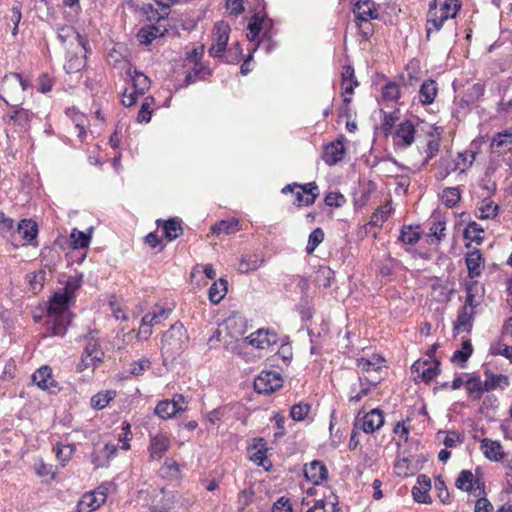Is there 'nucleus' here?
Returning a JSON list of instances; mask_svg holds the SVG:
<instances>
[{"label": "nucleus", "instance_id": "e433bc0d", "mask_svg": "<svg viewBox=\"0 0 512 512\" xmlns=\"http://www.w3.org/2000/svg\"><path fill=\"white\" fill-rule=\"evenodd\" d=\"M419 226L415 229L412 226H404L399 235V240L406 245H414L421 238V232L418 230Z\"/></svg>", "mask_w": 512, "mask_h": 512}, {"label": "nucleus", "instance_id": "c756f323", "mask_svg": "<svg viewBox=\"0 0 512 512\" xmlns=\"http://www.w3.org/2000/svg\"><path fill=\"white\" fill-rule=\"evenodd\" d=\"M263 262L264 259L257 254L246 255L241 258L237 270L241 274H247L257 270Z\"/></svg>", "mask_w": 512, "mask_h": 512}, {"label": "nucleus", "instance_id": "3c124183", "mask_svg": "<svg viewBox=\"0 0 512 512\" xmlns=\"http://www.w3.org/2000/svg\"><path fill=\"white\" fill-rule=\"evenodd\" d=\"M461 4L458 0H445L440 8L441 15H447L449 18H454L459 11Z\"/></svg>", "mask_w": 512, "mask_h": 512}, {"label": "nucleus", "instance_id": "6e6552de", "mask_svg": "<svg viewBox=\"0 0 512 512\" xmlns=\"http://www.w3.org/2000/svg\"><path fill=\"white\" fill-rule=\"evenodd\" d=\"M230 27L221 21L215 24L212 35V45L209 54L212 57H220L226 50L229 40Z\"/></svg>", "mask_w": 512, "mask_h": 512}, {"label": "nucleus", "instance_id": "0eeeda50", "mask_svg": "<svg viewBox=\"0 0 512 512\" xmlns=\"http://www.w3.org/2000/svg\"><path fill=\"white\" fill-rule=\"evenodd\" d=\"M283 380L276 371H262L254 379V389L259 394H270L281 388Z\"/></svg>", "mask_w": 512, "mask_h": 512}, {"label": "nucleus", "instance_id": "052dcab7", "mask_svg": "<svg viewBox=\"0 0 512 512\" xmlns=\"http://www.w3.org/2000/svg\"><path fill=\"white\" fill-rule=\"evenodd\" d=\"M144 11L147 14V18L149 21H157L159 22L162 19H165L168 17L169 12L168 11H162L159 12L157 9H154L153 5L148 4L144 7Z\"/></svg>", "mask_w": 512, "mask_h": 512}, {"label": "nucleus", "instance_id": "2eb2a0df", "mask_svg": "<svg viewBox=\"0 0 512 512\" xmlns=\"http://www.w3.org/2000/svg\"><path fill=\"white\" fill-rule=\"evenodd\" d=\"M57 38L62 44H66L69 40H76L85 53L90 52L88 40L84 36L80 35L73 26L65 25L59 27L57 30Z\"/></svg>", "mask_w": 512, "mask_h": 512}, {"label": "nucleus", "instance_id": "4d7b16f0", "mask_svg": "<svg viewBox=\"0 0 512 512\" xmlns=\"http://www.w3.org/2000/svg\"><path fill=\"white\" fill-rule=\"evenodd\" d=\"M370 20L371 19L355 21L358 28V33L364 40H369V38L374 34V26Z\"/></svg>", "mask_w": 512, "mask_h": 512}, {"label": "nucleus", "instance_id": "a211bd4d", "mask_svg": "<svg viewBox=\"0 0 512 512\" xmlns=\"http://www.w3.org/2000/svg\"><path fill=\"white\" fill-rule=\"evenodd\" d=\"M170 447V440L166 435L157 434L152 436L149 444L150 457L161 459Z\"/></svg>", "mask_w": 512, "mask_h": 512}, {"label": "nucleus", "instance_id": "ea45409f", "mask_svg": "<svg viewBox=\"0 0 512 512\" xmlns=\"http://www.w3.org/2000/svg\"><path fill=\"white\" fill-rule=\"evenodd\" d=\"M91 235L78 229H73L70 234V242L73 249H83L89 245Z\"/></svg>", "mask_w": 512, "mask_h": 512}, {"label": "nucleus", "instance_id": "f3484780", "mask_svg": "<svg viewBox=\"0 0 512 512\" xmlns=\"http://www.w3.org/2000/svg\"><path fill=\"white\" fill-rule=\"evenodd\" d=\"M384 424V416L380 409L375 408L366 413L362 419L361 428L367 434L380 429Z\"/></svg>", "mask_w": 512, "mask_h": 512}, {"label": "nucleus", "instance_id": "a19ab883", "mask_svg": "<svg viewBox=\"0 0 512 512\" xmlns=\"http://www.w3.org/2000/svg\"><path fill=\"white\" fill-rule=\"evenodd\" d=\"M465 386L469 394H471L475 400L480 399L483 393L486 392V389H484V383L481 382L479 377H470L465 382Z\"/></svg>", "mask_w": 512, "mask_h": 512}, {"label": "nucleus", "instance_id": "473e14b6", "mask_svg": "<svg viewBox=\"0 0 512 512\" xmlns=\"http://www.w3.org/2000/svg\"><path fill=\"white\" fill-rule=\"evenodd\" d=\"M227 285L228 282L224 278H220L218 281L214 282L208 290L209 300L213 304H218L225 297L227 293Z\"/></svg>", "mask_w": 512, "mask_h": 512}, {"label": "nucleus", "instance_id": "4468645a", "mask_svg": "<svg viewBox=\"0 0 512 512\" xmlns=\"http://www.w3.org/2000/svg\"><path fill=\"white\" fill-rule=\"evenodd\" d=\"M345 154V147L341 140H336L324 146L322 159L329 165H335L340 162Z\"/></svg>", "mask_w": 512, "mask_h": 512}, {"label": "nucleus", "instance_id": "de8ad7c7", "mask_svg": "<svg viewBox=\"0 0 512 512\" xmlns=\"http://www.w3.org/2000/svg\"><path fill=\"white\" fill-rule=\"evenodd\" d=\"M473 353V347L469 340L462 343V349L456 350L452 356L453 362L465 363Z\"/></svg>", "mask_w": 512, "mask_h": 512}, {"label": "nucleus", "instance_id": "a878e982", "mask_svg": "<svg viewBox=\"0 0 512 512\" xmlns=\"http://www.w3.org/2000/svg\"><path fill=\"white\" fill-rule=\"evenodd\" d=\"M185 410L186 408L177 406L176 403H173V401L167 399L158 402L155 407V414L161 419H170L177 413L183 412Z\"/></svg>", "mask_w": 512, "mask_h": 512}, {"label": "nucleus", "instance_id": "c9c22d12", "mask_svg": "<svg viewBox=\"0 0 512 512\" xmlns=\"http://www.w3.org/2000/svg\"><path fill=\"white\" fill-rule=\"evenodd\" d=\"M85 67V56L80 57L76 53L68 52L64 69L68 74L81 71Z\"/></svg>", "mask_w": 512, "mask_h": 512}, {"label": "nucleus", "instance_id": "13d9d810", "mask_svg": "<svg viewBox=\"0 0 512 512\" xmlns=\"http://www.w3.org/2000/svg\"><path fill=\"white\" fill-rule=\"evenodd\" d=\"M202 73H207L209 75L210 71H206V69L203 66H201L199 63H196L192 71L188 72L187 75L185 76V85L188 86L196 82L198 79H201Z\"/></svg>", "mask_w": 512, "mask_h": 512}, {"label": "nucleus", "instance_id": "c03bdc74", "mask_svg": "<svg viewBox=\"0 0 512 512\" xmlns=\"http://www.w3.org/2000/svg\"><path fill=\"white\" fill-rule=\"evenodd\" d=\"M82 285V276H73L69 277L65 283V286L62 289H59L61 292L66 293L69 298L73 301L75 299V292Z\"/></svg>", "mask_w": 512, "mask_h": 512}, {"label": "nucleus", "instance_id": "9d476101", "mask_svg": "<svg viewBox=\"0 0 512 512\" xmlns=\"http://www.w3.org/2000/svg\"><path fill=\"white\" fill-rule=\"evenodd\" d=\"M415 140V127L410 120L401 122L395 132L394 143L397 146L407 148Z\"/></svg>", "mask_w": 512, "mask_h": 512}, {"label": "nucleus", "instance_id": "680f3d73", "mask_svg": "<svg viewBox=\"0 0 512 512\" xmlns=\"http://www.w3.org/2000/svg\"><path fill=\"white\" fill-rule=\"evenodd\" d=\"M384 118L382 121L381 129L385 136H388L391 133L392 128L394 127L398 117L394 113L387 114L383 112Z\"/></svg>", "mask_w": 512, "mask_h": 512}, {"label": "nucleus", "instance_id": "49530a36", "mask_svg": "<svg viewBox=\"0 0 512 512\" xmlns=\"http://www.w3.org/2000/svg\"><path fill=\"white\" fill-rule=\"evenodd\" d=\"M115 393L113 391H106L105 393L100 392L91 398V405L96 409L105 408L110 401L114 398Z\"/></svg>", "mask_w": 512, "mask_h": 512}, {"label": "nucleus", "instance_id": "7ed1b4c3", "mask_svg": "<svg viewBox=\"0 0 512 512\" xmlns=\"http://www.w3.org/2000/svg\"><path fill=\"white\" fill-rule=\"evenodd\" d=\"M31 86L28 78L19 73L6 74L0 85V98L7 104L22 103L25 99V91Z\"/></svg>", "mask_w": 512, "mask_h": 512}, {"label": "nucleus", "instance_id": "338daca9", "mask_svg": "<svg viewBox=\"0 0 512 512\" xmlns=\"http://www.w3.org/2000/svg\"><path fill=\"white\" fill-rule=\"evenodd\" d=\"M412 496H413V499L418 502V503H430L431 502V498H430V495H429V491L425 490V489H422L418 486H414L413 489H412Z\"/></svg>", "mask_w": 512, "mask_h": 512}, {"label": "nucleus", "instance_id": "4be33fe9", "mask_svg": "<svg viewBox=\"0 0 512 512\" xmlns=\"http://www.w3.org/2000/svg\"><path fill=\"white\" fill-rule=\"evenodd\" d=\"M465 263L468 269V276L475 278L481 274L482 267L484 265V258L479 249H474L468 253L465 258Z\"/></svg>", "mask_w": 512, "mask_h": 512}, {"label": "nucleus", "instance_id": "a18cd8bd", "mask_svg": "<svg viewBox=\"0 0 512 512\" xmlns=\"http://www.w3.org/2000/svg\"><path fill=\"white\" fill-rule=\"evenodd\" d=\"M311 410V405L308 403L300 402L294 404L290 410V416L295 421H303Z\"/></svg>", "mask_w": 512, "mask_h": 512}, {"label": "nucleus", "instance_id": "58836bf2", "mask_svg": "<svg viewBox=\"0 0 512 512\" xmlns=\"http://www.w3.org/2000/svg\"><path fill=\"white\" fill-rule=\"evenodd\" d=\"M482 232H484V230L481 227V225L475 221H471L465 228L463 236L467 240L476 242L477 244H481L483 242V237L480 236V233Z\"/></svg>", "mask_w": 512, "mask_h": 512}, {"label": "nucleus", "instance_id": "1a4fd4ad", "mask_svg": "<svg viewBox=\"0 0 512 512\" xmlns=\"http://www.w3.org/2000/svg\"><path fill=\"white\" fill-rule=\"evenodd\" d=\"M352 12L355 21L380 18L378 13V5L372 0H358L356 3H354Z\"/></svg>", "mask_w": 512, "mask_h": 512}, {"label": "nucleus", "instance_id": "4c0bfd02", "mask_svg": "<svg viewBox=\"0 0 512 512\" xmlns=\"http://www.w3.org/2000/svg\"><path fill=\"white\" fill-rule=\"evenodd\" d=\"M474 481V475L470 470H462L456 478L455 486L461 491L470 492Z\"/></svg>", "mask_w": 512, "mask_h": 512}, {"label": "nucleus", "instance_id": "37998d69", "mask_svg": "<svg viewBox=\"0 0 512 512\" xmlns=\"http://www.w3.org/2000/svg\"><path fill=\"white\" fill-rule=\"evenodd\" d=\"M324 240V231L322 228H316L314 229L309 237H308V243L306 246V253L312 254L316 248L323 242Z\"/></svg>", "mask_w": 512, "mask_h": 512}, {"label": "nucleus", "instance_id": "6ab92c4d", "mask_svg": "<svg viewBox=\"0 0 512 512\" xmlns=\"http://www.w3.org/2000/svg\"><path fill=\"white\" fill-rule=\"evenodd\" d=\"M17 231L21 235L22 239L27 244L37 246V242H34L38 235L37 223L32 219H22L17 226Z\"/></svg>", "mask_w": 512, "mask_h": 512}, {"label": "nucleus", "instance_id": "09e8293b", "mask_svg": "<svg viewBox=\"0 0 512 512\" xmlns=\"http://www.w3.org/2000/svg\"><path fill=\"white\" fill-rule=\"evenodd\" d=\"M254 491L251 489H244L239 492L237 500V509L243 512L252 502L254 498Z\"/></svg>", "mask_w": 512, "mask_h": 512}, {"label": "nucleus", "instance_id": "c85d7f7f", "mask_svg": "<svg viewBox=\"0 0 512 512\" xmlns=\"http://www.w3.org/2000/svg\"><path fill=\"white\" fill-rule=\"evenodd\" d=\"M384 359L380 355H373L371 359L360 358L357 360V368L367 374L381 373Z\"/></svg>", "mask_w": 512, "mask_h": 512}, {"label": "nucleus", "instance_id": "39448f33", "mask_svg": "<svg viewBox=\"0 0 512 512\" xmlns=\"http://www.w3.org/2000/svg\"><path fill=\"white\" fill-rule=\"evenodd\" d=\"M188 342L187 330L180 322L173 324L161 340V351L170 358L180 355Z\"/></svg>", "mask_w": 512, "mask_h": 512}, {"label": "nucleus", "instance_id": "5701e85b", "mask_svg": "<svg viewBox=\"0 0 512 512\" xmlns=\"http://www.w3.org/2000/svg\"><path fill=\"white\" fill-rule=\"evenodd\" d=\"M157 226L162 227L165 238L173 241L183 234V228L180 221L171 218L168 220H157Z\"/></svg>", "mask_w": 512, "mask_h": 512}, {"label": "nucleus", "instance_id": "603ef678", "mask_svg": "<svg viewBox=\"0 0 512 512\" xmlns=\"http://www.w3.org/2000/svg\"><path fill=\"white\" fill-rule=\"evenodd\" d=\"M448 19V16L447 15H439V16H435L433 18H430L427 20V24H426V34H427V38L429 39L430 38V34L435 31H439L442 26H443V23Z\"/></svg>", "mask_w": 512, "mask_h": 512}, {"label": "nucleus", "instance_id": "5fc2aeb1", "mask_svg": "<svg viewBox=\"0 0 512 512\" xmlns=\"http://www.w3.org/2000/svg\"><path fill=\"white\" fill-rule=\"evenodd\" d=\"M151 363L148 359H140L138 361H134L130 364L129 367V374L133 376H140L142 375L146 370L150 369Z\"/></svg>", "mask_w": 512, "mask_h": 512}, {"label": "nucleus", "instance_id": "72a5a7b5", "mask_svg": "<svg viewBox=\"0 0 512 512\" xmlns=\"http://www.w3.org/2000/svg\"><path fill=\"white\" fill-rule=\"evenodd\" d=\"M239 230V220L238 219H229V220H221L217 222L215 225L211 227V232L216 235H229L236 233Z\"/></svg>", "mask_w": 512, "mask_h": 512}, {"label": "nucleus", "instance_id": "bb28decb", "mask_svg": "<svg viewBox=\"0 0 512 512\" xmlns=\"http://www.w3.org/2000/svg\"><path fill=\"white\" fill-rule=\"evenodd\" d=\"M33 382L42 390H48L55 386V381L52 378L51 368L42 366L32 375Z\"/></svg>", "mask_w": 512, "mask_h": 512}, {"label": "nucleus", "instance_id": "8fccbe9b", "mask_svg": "<svg viewBox=\"0 0 512 512\" xmlns=\"http://www.w3.org/2000/svg\"><path fill=\"white\" fill-rule=\"evenodd\" d=\"M434 486H435V490L437 491V496H438L439 500L443 504H449L450 503V493L445 484V481L442 479L441 476H438L435 479Z\"/></svg>", "mask_w": 512, "mask_h": 512}, {"label": "nucleus", "instance_id": "0e129e2a", "mask_svg": "<svg viewBox=\"0 0 512 512\" xmlns=\"http://www.w3.org/2000/svg\"><path fill=\"white\" fill-rule=\"evenodd\" d=\"M55 450H56L57 458L61 462H65L70 459L71 455L73 454V452L75 450V447H74V445H70V444L64 445V446L57 445Z\"/></svg>", "mask_w": 512, "mask_h": 512}, {"label": "nucleus", "instance_id": "f8f14e48", "mask_svg": "<svg viewBox=\"0 0 512 512\" xmlns=\"http://www.w3.org/2000/svg\"><path fill=\"white\" fill-rule=\"evenodd\" d=\"M381 381L382 377H359V390L356 391V388L354 386L351 387L349 401L355 403L360 402L365 396H367L371 392L372 388L377 387V385Z\"/></svg>", "mask_w": 512, "mask_h": 512}, {"label": "nucleus", "instance_id": "f257e3e1", "mask_svg": "<svg viewBox=\"0 0 512 512\" xmlns=\"http://www.w3.org/2000/svg\"><path fill=\"white\" fill-rule=\"evenodd\" d=\"M73 302L66 293L57 290L49 300L47 320L45 322L46 335L63 336L69 326V306Z\"/></svg>", "mask_w": 512, "mask_h": 512}, {"label": "nucleus", "instance_id": "412c9836", "mask_svg": "<svg viewBox=\"0 0 512 512\" xmlns=\"http://www.w3.org/2000/svg\"><path fill=\"white\" fill-rule=\"evenodd\" d=\"M167 32L166 28H162L161 26L150 24L142 27L138 33L137 38L140 44L150 45L153 40L158 37H163Z\"/></svg>", "mask_w": 512, "mask_h": 512}, {"label": "nucleus", "instance_id": "6e6d98bb", "mask_svg": "<svg viewBox=\"0 0 512 512\" xmlns=\"http://www.w3.org/2000/svg\"><path fill=\"white\" fill-rule=\"evenodd\" d=\"M153 97L149 96L146 97L144 102L141 105V108L137 115V120L139 122H145L148 123L151 119L152 110L150 109V103L153 102Z\"/></svg>", "mask_w": 512, "mask_h": 512}, {"label": "nucleus", "instance_id": "79ce46f5", "mask_svg": "<svg viewBox=\"0 0 512 512\" xmlns=\"http://www.w3.org/2000/svg\"><path fill=\"white\" fill-rule=\"evenodd\" d=\"M461 194L457 187H447L442 193V202L448 208H453L460 201Z\"/></svg>", "mask_w": 512, "mask_h": 512}, {"label": "nucleus", "instance_id": "ddd939ff", "mask_svg": "<svg viewBox=\"0 0 512 512\" xmlns=\"http://www.w3.org/2000/svg\"><path fill=\"white\" fill-rule=\"evenodd\" d=\"M304 475L314 485H320L328 478V470L322 461L314 460L305 465Z\"/></svg>", "mask_w": 512, "mask_h": 512}, {"label": "nucleus", "instance_id": "f704fd0d", "mask_svg": "<svg viewBox=\"0 0 512 512\" xmlns=\"http://www.w3.org/2000/svg\"><path fill=\"white\" fill-rule=\"evenodd\" d=\"M479 219H494L499 212V206L495 204L490 198H484L478 207Z\"/></svg>", "mask_w": 512, "mask_h": 512}, {"label": "nucleus", "instance_id": "774afa93", "mask_svg": "<svg viewBox=\"0 0 512 512\" xmlns=\"http://www.w3.org/2000/svg\"><path fill=\"white\" fill-rule=\"evenodd\" d=\"M272 512H293L290 500L285 496L280 497L273 504Z\"/></svg>", "mask_w": 512, "mask_h": 512}, {"label": "nucleus", "instance_id": "2f4dec72", "mask_svg": "<svg viewBox=\"0 0 512 512\" xmlns=\"http://www.w3.org/2000/svg\"><path fill=\"white\" fill-rule=\"evenodd\" d=\"M479 289L483 290L477 281H471L465 284L466 299L463 305L464 307L474 310L480 305V301L477 299Z\"/></svg>", "mask_w": 512, "mask_h": 512}, {"label": "nucleus", "instance_id": "b1692460", "mask_svg": "<svg viewBox=\"0 0 512 512\" xmlns=\"http://www.w3.org/2000/svg\"><path fill=\"white\" fill-rule=\"evenodd\" d=\"M127 75L130 77L133 89L139 94L144 95L150 89V79L137 69H128Z\"/></svg>", "mask_w": 512, "mask_h": 512}, {"label": "nucleus", "instance_id": "e2e57ef3", "mask_svg": "<svg viewBox=\"0 0 512 512\" xmlns=\"http://www.w3.org/2000/svg\"><path fill=\"white\" fill-rule=\"evenodd\" d=\"M324 202L330 207H341L345 202V198L339 192H330L325 196Z\"/></svg>", "mask_w": 512, "mask_h": 512}, {"label": "nucleus", "instance_id": "423d86ee", "mask_svg": "<svg viewBox=\"0 0 512 512\" xmlns=\"http://www.w3.org/2000/svg\"><path fill=\"white\" fill-rule=\"evenodd\" d=\"M21 103L13 104L11 111L3 116V120L8 124L16 127L20 131H27L34 117V113L20 106Z\"/></svg>", "mask_w": 512, "mask_h": 512}, {"label": "nucleus", "instance_id": "cd10ccee", "mask_svg": "<svg viewBox=\"0 0 512 512\" xmlns=\"http://www.w3.org/2000/svg\"><path fill=\"white\" fill-rule=\"evenodd\" d=\"M437 83L432 79L425 80L420 86L419 100L424 105H430L434 102L437 95Z\"/></svg>", "mask_w": 512, "mask_h": 512}, {"label": "nucleus", "instance_id": "864d4df0", "mask_svg": "<svg viewBox=\"0 0 512 512\" xmlns=\"http://www.w3.org/2000/svg\"><path fill=\"white\" fill-rule=\"evenodd\" d=\"M400 89L397 83L388 82L382 88V96L387 101H396L399 98Z\"/></svg>", "mask_w": 512, "mask_h": 512}, {"label": "nucleus", "instance_id": "9b49d317", "mask_svg": "<svg viewBox=\"0 0 512 512\" xmlns=\"http://www.w3.org/2000/svg\"><path fill=\"white\" fill-rule=\"evenodd\" d=\"M412 370L420 373L419 377L421 380L428 384L435 377H437L440 373V362L438 360H434L433 362L425 361H416L412 365Z\"/></svg>", "mask_w": 512, "mask_h": 512}, {"label": "nucleus", "instance_id": "aec40b11", "mask_svg": "<svg viewBox=\"0 0 512 512\" xmlns=\"http://www.w3.org/2000/svg\"><path fill=\"white\" fill-rule=\"evenodd\" d=\"M481 451L484 456L494 462L501 461L505 454L499 441H494L489 438H484L481 441Z\"/></svg>", "mask_w": 512, "mask_h": 512}, {"label": "nucleus", "instance_id": "f03ea898", "mask_svg": "<svg viewBox=\"0 0 512 512\" xmlns=\"http://www.w3.org/2000/svg\"><path fill=\"white\" fill-rule=\"evenodd\" d=\"M273 20L268 18L263 5L261 10L256 11L250 18L247 25V39L250 42H255L257 47L264 46L267 53L273 48Z\"/></svg>", "mask_w": 512, "mask_h": 512}, {"label": "nucleus", "instance_id": "dca6fc26", "mask_svg": "<svg viewBox=\"0 0 512 512\" xmlns=\"http://www.w3.org/2000/svg\"><path fill=\"white\" fill-rule=\"evenodd\" d=\"M106 501V494L103 492H92L85 494L78 503L79 512H91L99 508Z\"/></svg>", "mask_w": 512, "mask_h": 512}, {"label": "nucleus", "instance_id": "69168bd1", "mask_svg": "<svg viewBox=\"0 0 512 512\" xmlns=\"http://www.w3.org/2000/svg\"><path fill=\"white\" fill-rule=\"evenodd\" d=\"M273 420L276 424V431L274 432V441H277L279 438L283 437L286 434L285 430V418L279 413H276L273 417Z\"/></svg>", "mask_w": 512, "mask_h": 512}, {"label": "nucleus", "instance_id": "393cba45", "mask_svg": "<svg viewBox=\"0 0 512 512\" xmlns=\"http://www.w3.org/2000/svg\"><path fill=\"white\" fill-rule=\"evenodd\" d=\"M474 314L475 312L473 309H469L467 307L462 306L458 313L457 320L454 323V331L470 332L473 325Z\"/></svg>", "mask_w": 512, "mask_h": 512}, {"label": "nucleus", "instance_id": "bf43d9fd", "mask_svg": "<svg viewBox=\"0 0 512 512\" xmlns=\"http://www.w3.org/2000/svg\"><path fill=\"white\" fill-rule=\"evenodd\" d=\"M508 144H512V133L508 131L497 133L493 139L491 146L492 147H504Z\"/></svg>", "mask_w": 512, "mask_h": 512}, {"label": "nucleus", "instance_id": "7c9ffc66", "mask_svg": "<svg viewBox=\"0 0 512 512\" xmlns=\"http://www.w3.org/2000/svg\"><path fill=\"white\" fill-rule=\"evenodd\" d=\"M486 379L484 383V389L486 392L495 390L500 387L501 389L506 388L509 385L508 377L502 374H493L490 371L485 372Z\"/></svg>", "mask_w": 512, "mask_h": 512}, {"label": "nucleus", "instance_id": "20e7f679", "mask_svg": "<svg viewBox=\"0 0 512 512\" xmlns=\"http://www.w3.org/2000/svg\"><path fill=\"white\" fill-rule=\"evenodd\" d=\"M229 338L230 340H225L224 347L226 350L231 351L233 353L239 352L241 343H248L252 346H255L258 349H266L276 344L278 341L277 334L269 329H259L243 339H234L232 336H230Z\"/></svg>", "mask_w": 512, "mask_h": 512}]
</instances>
